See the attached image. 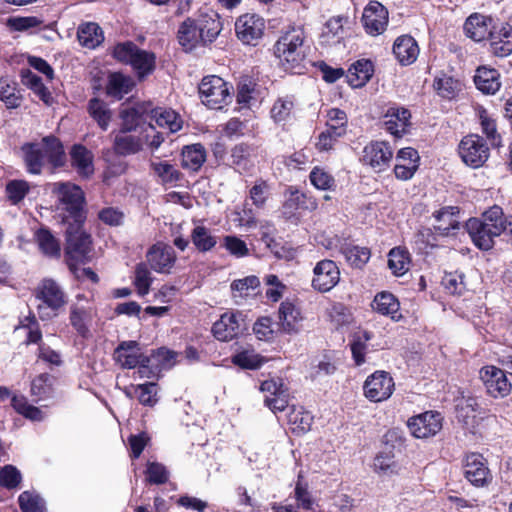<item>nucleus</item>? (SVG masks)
<instances>
[{"instance_id": "obj_35", "label": "nucleus", "mask_w": 512, "mask_h": 512, "mask_svg": "<svg viewBox=\"0 0 512 512\" xmlns=\"http://www.w3.org/2000/svg\"><path fill=\"white\" fill-rule=\"evenodd\" d=\"M456 411L458 420L466 426L473 425L476 415L482 414L477 398L473 396H463L456 405Z\"/></svg>"}, {"instance_id": "obj_64", "label": "nucleus", "mask_w": 512, "mask_h": 512, "mask_svg": "<svg viewBox=\"0 0 512 512\" xmlns=\"http://www.w3.org/2000/svg\"><path fill=\"white\" fill-rule=\"evenodd\" d=\"M151 281V273L147 266L144 263L138 264L135 269L134 284L140 296L148 294Z\"/></svg>"}, {"instance_id": "obj_4", "label": "nucleus", "mask_w": 512, "mask_h": 512, "mask_svg": "<svg viewBox=\"0 0 512 512\" xmlns=\"http://www.w3.org/2000/svg\"><path fill=\"white\" fill-rule=\"evenodd\" d=\"M34 296L38 301V316L43 321L57 317L67 304L66 293L53 279H43L35 288Z\"/></svg>"}, {"instance_id": "obj_31", "label": "nucleus", "mask_w": 512, "mask_h": 512, "mask_svg": "<svg viewBox=\"0 0 512 512\" xmlns=\"http://www.w3.org/2000/svg\"><path fill=\"white\" fill-rule=\"evenodd\" d=\"M499 77L500 75L496 69L479 67L474 76V82L483 93L495 94L501 86Z\"/></svg>"}, {"instance_id": "obj_6", "label": "nucleus", "mask_w": 512, "mask_h": 512, "mask_svg": "<svg viewBox=\"0 0 512 512\" xmlns=\"http://www.w3.org/2000/svg\"><path fill=\"white\" fill-rule=\"evenodd\" d=\"M66 261L69 269L80 263H86L91 256V237L81 229L79 223L71 225L66 231Z\"/></svg>"}, {"instance_id": "obj_29", "label": "nucleus", "mask_w": 512, "mask_h": 512, "mask_svg": "<svg viewBox=\"0 0 512 512\" xmlns=\"http://www.w3.org/2000/svg\"><path fill=\"white\" fill-rule=\"evenodd\" d=\"M490 23L491 18L480 14H473L467 18L464 24V30L469 38L479 42L489 37L491 31L489 27Z\"/></svg>"}, {"instance_id": "obj_55", "label": "nucleus", "mask_w": 512, "mask_h": 512, "mask_svg": "<svg viewBox=\"0 0 512 512\" xmlns=\"http://www.w3.org/2000/svg\"><path fill=\"white\" fill-rule=\"evenodd\" d=\"M293 108L294 101L291 97H280L271 108V117L277 123L285 122L290 118Z\"/></svg>"}, {"instance_id": "obj_54", "label": "nucleus", "mask_w": 512, "mask_h": 512, "mask_svg": "<svg viewBox=\"0 0 512 512\" xmlns=\"http://www.w3.org/2000/svg\"><path fill=\"white\" fill-rule=\"evenodd\" d=\"M36 238L41 251L51 257L60 255V244L58 240L47 229H40L36 234Z\"/></svg>"}, {"instance_id": "obj_62", "label": "nucleus", "mask_w": 512, "mask_h": 512, "mask_svg": "<svg viewBox=\"0 0 512 512\" xmlns=\"http://www.w3.org/2000/svg\"><path fill=\"white\" fill-rule=\"evenodd\" d=\"M17 328L27 329V339L26 342L28 344L38 343L42 339V332L39 327V323L34 314L29 313L28 316H25L20 320V325Z\"/></svg>"}, {"instance_id": "obj_14", "label": "nucleus", "mask_w": 512, "mask_h": 512, "mask_svg": "<svg viewBox=\"0 0 512 512\" xmlns=\"http://www.w3.org/2000/svg\"><path fill=\"white\" fill-rule=\"evenodd\" d=\"M443 418L440 413L427 411L408 420L411 434L419 439L435 436L442 429Z\"/></svg>"}, {"instance_id": "obj_27", "label": "nucleus", "mask_w": 512, "mask_h": 512, "mask_svg": "<svg viewBox=\"0 0 512 512\" xmlns=\"http://www.w3.org/2000/svg\"><path fill=\"white\" fill-rule=\"evenodd\" d=\"M70 155L72 166L77 170L80 176L88 178L93 174V155L86 147L74 145Z\"/></svg>"}, {"instance_id": "obj_46", "label": "nucleus", "mask_w": 512, "mask_h": 512, "mask_svg": "<svg viewBox=\"0 0 512 512\" xmlns=\"http://www.w3.org/2000/svg\"><path fill=\"white\" fill-rule=\"evenodd\" d=\"M345 18L341 16H336L330 18L324 26L323 32L321 34L322 42L332 45L338 43L340 39L343 38L344 28L343 22Z\"/></svg>"}, {"instance_id": "obj_37", "label": "nucleus", "mask_w": 512, "mask_h": 512, "mask_svg": "<svg viewBox=\"0 0 512 512\" xmlns=\"http://www.w3.org/2000/svg\"><path fill=\"white\" fill-rule=\"evenodd\" d=\"M478 220L486 223V226H488L497 237L506 232L508 216L504 214L503 209L498 205L490 207Z\"/></svg>"}, {"instance_id": "obj_1", "label": "nucleus", "mask_w": 512, "mask_h": 512, "mask_svg": "<svg viewBox=\"0 0 512 512\" xmlns=\"http://www.w3.org/2000/svg\"><path fill=\"white\" fill-rule=\"evenodd\" d=\"M222 30L219 15L210 10L197 18L186 19L178 29V42L186 51H191L199 44L213 42Z\"/></svg>"}, {"instance_id": "obj_36", "label": "nucleus", "mask_w": 512, "mask_h": 512, "mask_svg": "<svg viewBox=\"0 0 512 512\" xmlns=\"http://www.w3.org/2000/svg\"><path fill=\"white\" fill-rule=\"evenodd\" d=\"M279 320L283 331L296 333L299 330L301 320L300 311L291 302H282L279 307Z\"/></svg>"}, {"instance_id": "obj_17", "label": "nucleus", "mask_w": 512, "mask_h": 512, "mask_svg": "<svg viewBox=\"0 0 512 512\" xmlns=\"http://www.w3.org/2000/svg\"><path fill=\"white\" fill-rule=\"evenodd\" d=\"M392 158L393 151L385 141L371 142L363 149V162L377 172L384 171L389 167Z\"/></svg>"}, {"instance_id": "obj_7", "label": "nucleus", "mask_w": 512, "mask_h": 512, "mask_svg": "<svg viewBox=\"0 0 512 512\" xmlns=\"http://www.w3.org/2000/svg\"><path fill=\"white\" fill-rule=\"evenodd\" d=\"M198 89L202 103L210 109L220 110L232 102L231 87L219 76L204 77Z\"/></svg>"}, {"instance_id": "obj_11", "label": "nucleus", "mask_w": 512, "mask_h": 512, "mask_svg": "<svg viewBox=\"0 0 512 512\" xmlns=\"http://www.w3.org/2000/svg\"><path fill=\"white\" fill-rule=\"evenodd\" d=\"M394 386L393 378L388 372L376 371L364 382V395L372 402H381L392 395Z\"/></svg>"}, {"instance_id": "obj_51", "label": "nucleus", "mask_w": 512, "mask_h": 512, "mask_svg": "<svg viewBox=\"0 0 512 512\" xmlns=\"http://www.w3.org/2000/svg\"><path fill=\"white\" fill-rule=\"evenodd\" d=\"M13 408L31 421H42L45 417L43 411L28 403L24 396H14L11 400Z\"/></svg>"}, {"instance_id": "obj_47", "label": "nucleus", "mask_w": 512, "mask_h": 512, "mask_svg": "<svg viewBox=\"0 0 512 512\" xmlns=\"http://www.w3.org/2000/svg\"><path fill=\"white\" fill-rule=\"evenodd\" d=\"M256 83L250 77H242L237 85L236 101L246 107L257 100Z\"/></svg>"}, {"instance_id": "obj_23", "label": "nucleus", "mask_w": 512, "mask_h": 512, "mask_svg": "<svg viewBox=\"0 0 512 512\" xmlns=\"http://www.w3.org/2000/svg\"><path fill=\"white\" fill-rule=\"evenodd\" d=\"M467 232L473 244L480 250L488 251L494 246V239L497 237L491 229L478 218H470L466 222Z\"/></svg>"}, {"instance_id": "obj_9", "label": "nucleus", "mask_w": 512, "mask_h": 512, "mask_svg": "<svg viewBox=\"0 0 512 512\" xmlns=\"http://www.w3.org/2000/svg\"><path fill=\"white\" fill-rule=\"evenodd\" d=\"M347 132V115L343 110L332 108L327 112L326 129L318 136L317 148L328 151Z\"/></svg>"}, {"instance_id": "obj_52", "label": "nucleus", "mask_w": 512, "mask_h": 512, "mask_svg": "<svg viewBox=\"0 0 512 512\" xmlns=\"http://www.w3.org/2000/svg\"><path fill=\"white\" fill-rule=\"evenodd\" d=\"M434 88L438 95L446 99L454 98L457 93L461 90V83L447 75L437 77L434 80Z\"/></svg>"}, {"instance_id": "obj_26", "label": "nucleus", "mask_w": 512, "mask_h": 512, "mask_svg": "<svg viewBox=\"0 0 512 512\" xmlns=\"http://www.w3.org/2000/svg\"><path fill=\"white\" fill-rule=\"evenodd\" d=\"M239 330V322L237 314L234 312H226L221 315L212 327L214 336L220 341H229L233 339Z\"/></svg>"}, {"instance_id": "obj_49", "label": "nucleus", "mask_w": 512, "mask_h": 512, "mask_svg": "<svg viewBox=\"0 0 512 512\" xmlns=\"http://www.w3.org/2000/svg\"><path fill=\"white\" fill-rule=\"evenodd\" d=\"M22 83L34 91L36 95L46 104H50L52 96L44 86L42 79L35 73L27 70L22 73Z\"/></svg>"}, {"instance_id": "obj_32", "label": "nucleus", "mask_w": 512, "mask_h": 512, "mask_svg": "<svg viewBox=\"0 0 512 512\" xmlns=\"http://www.w3.org/2000/svg\"><path fill=\"white\" fill-rule=\"evenodd\" d=\"M206 156L204 146L199 143L184 146L181 153V165L184 169L196 172L205 163Z\"/></svg>"}, {"instance_id": "obj_28", "label": "nucleus", "mask_w": 512, "mask_h": 512, "mask_svg": "<svg viewBox=\"0 0 512 512\" xmlns=\"http://www.w3.org/2000/svg\"><path fill=\"white\" fill-rule=\"evenodd\" d=\"M77 38L81 46L95 49L104 41V34L97 23L87 22L79 25Z\"/></svg>"}, {"instance_id": "obj_21", "label": "nucleus", "mask_w": 512, "mask_h": 512, "mask_svg": "<svg viewBox=\"0 0 512 512\" xmlns=\"http://www.w3.org/2000/svg\"><path fill=\"white\" fill-rule=\"evenodd\" d=\"M114 360L126 369H134L143 362H148V356L141 352L137 341H122L113 354Z\"/></svg>"}, {"instance_id": "obj_60", "label": "nucleus", "mask_w": 512, "mask_h": 512, "mask_svg": "<svg viewBox=\"0 0 512 512\" xmlns=\"http://www.w3.org/2000/svg\"><path fill=\"white\" fill-rule=\"evenodd\" d=\"M479 118L482 132L493 147H499L501 145V137L497 132L495 121L488 116L485 110L480 111Z\"/></svg>"}, {"instance_id": "obj_33", "label": "nucleus", "mask_w": 512, "mask_h": 512, "mask_svg": "<svg viewBox=\"0 0 512 512\" xmlns=\"http://www.w3.org/2000/svg\"><path fill=\"white\" fill-rule=\"evenodd\" d=\"M373 309L385 316H390L393 320H398L400 304L397 298L389 292L378 293L372 303Z\"/></svg>"}, {"instance_id": "obj_13", "label": "nucleus", "mask_w": 512, "mask_h": 512, "mask_svg": "<svg viewBox=\"0 0 512 512\" xmlns=\"http://www.w3.org/2000/svg\"><path fill=\"white\" fill-rule=\"evenodd\" d=\"M389 21L387 8L378 1H370L362 14L363 27L367 34L378 36L385 32Z\"/></svg>"}, {"instance_id": "obj_10", "label": "nucleus", "mask_w": 512, "mask_h": 512, "mask_svg": "<svg viewBox=\"0 0 512 512\" xmlns=\"http://www.w3.org/2000/svg\"><path fill=\"white\" fill-rule=\"evenodd\" d=\"M458 152L462 161L472 168L483 166L490 155L486 141L478 134L463 137L459 143Z\"/></svg>"}, {"instance_id": "obj_42", "label": "nucleus", "mask_w": 512, "mask_h": 512, "mask_svg": "<svg viewBox=\"0 0 512 512\" xmlns=\"http://www.w3.org/2000/svg\"><path fill=\"white\" fill-rule=\"evenodd\" d=\"M191 241L200 252H208L217 244V237L205 226L198 225L191 232Z\"/></svg>"}, {"instance_id": "obj_58", "label": "nucleus", "mask_w": 512, "mask_h": 512, "mask_svg": "<svg viewBox=\"0 0 512 512\" xmlns=\"http://www.w3.org/2000/svg\"><path fill=\"white\" fill-rule=\"evenodd\" d=\"M232 362L243 369H257L263 363V358L254 351L244 350L235 354Z\"/></svg>"}, {"instance_id": "obj_30", "label": "nucleus", "mask_w": 512, "mask_h": 512, "mask_svg": "<svg viewBox=\"0 0 512 512\" xmlns=\"http://www.w3.org/2000/svg\"><path fill=\"white\" fill-rule=\"evenodd\" d=\"M459 213L457 207L447 206L434 213V217L438 222L434 226L435 230L442 236H448L453 230L459 228V221L456 218V214Z\"/></svg>"}, {"instance_id": "obj_44", "label": "nucleus", "mask_w": 512, "mask_h": 512, "mask_svg": "<svg viewBox=\"0 0 512 512\" xmlns=\"http://www.w3.org/2000/svg\"><path fill=\"white\" fill-rule=\"evenodd\" d=\"M150 167L162 184H175L181 173L167 161H152Z\"/></svg>"}, {"instance_id": "obj_19", "label": "nucleus", "mask_w": 512, "mask_h": 512, "mask_svg": "<svg viewBox=\"0 0 512 512\" xmlns=\"http://www.w3.org/2000/svg\"><path fill=\"white\" fill-rule=\"evenodd\" d=\"M146 257L151 268L158 273L169 274L176 262L174 249L161 242L154 244Z\"/></svg>"}, {"instance_id": "obj_3", "label": "nucleus", "mask_w": 512, "mask_h": 512, "mask_svg": "<svg viewBox=\"0 0 512 512\" xmlns=\"http://www.w3.org/2000/svg\"><path fill=\"white\" fill-rule=\"evenodd\" d=\"M27 170L31 174H40L46 162L53 167L64 163V149L54 136H47L38 143H28L22 147Z\"/></svg>"}, {"instance_id": "obj_38", "label": "nucleus", "mask_w": 512, "mask_h": 512, "mask_svg": "<svg viewBox=\"0 0 512 512\" xmlns=\"http://www.w3.org/2000/svg\"><path fill=\"white\" fill-rule=\"evenodd\" d=\"M87 110L90 117L97 125L103 131H106L112 119V111L109 109L107 103L98 98H92L88 102Z\"/></svg>"}, {"instance_id": "obj_20", "label": "nucleus", "mask_w": 512, "mask_h": 512, "mask_svg": "<svg viewBox=\"0 0 512 512\" xmlns=\"http://www.w3.org/2000/svg\"><path fill=\"white\" fill-rule=\"evenodd\" d=\"M264 28V19L256 14H244L235 23L236 34L245 44H252L260 39Z\"/></svg>"}, {"instance_id": "obj_25", "label": "nucleus", "mask_w": 512, "mask_h": 512, "mask_svg": "<svg viewBox=\"0 0 512 512\" xmlns=\"http://www.w3.org/2000/svg\"><path fill=\"white\" fill-rule=\"evenodd\" d=\"M373 73V63L368 59H361L352 64L348 69L346 79L352 88H359L371 79Z\"/></svg>"}, {"instance_id": "obj_39", "label": "nucleus", "mask_w": 512, "mask_h": 512, "mask_svg": "<svg viewBox=\"0 0 512 512\" xmlns=\"http://www.w3.org/2000/svg\"><path fill=\"white\" fill-rule=\"evenodd\" d=\"M287 421L294 432L305 433L311 428L313 416L303 407L292 406L287 414Z\"/></svg>"}, {"instance_id": "obj_43", "label": "nucleus", "mask_w": 512, "mask_h": 512, "mask_svg": "<svg viewBox=\"0 0 512 512\" xmlns=\"http://www.w3.org/2000/svg\"><path fill=\"white\" fill-rule=\"evenodd\" d=\"M91 309L76 304L70 308V324L82 337H86L89 333L87 323L91 320Z\"/></svg>"}, {"instance_id": "obj_22", "label": "nucleus", "mask_w": 512, "mask_h": 512, "mask_svg": "<svg viewBox=\"0 0 512 512\" xmlns=\"http://www.w3.org/2000/svg\"><path fill=\"white\" fill-rule=\"evenodd\" d=\"M411 113L404 107H390L384 115L386 130L395 137H402L410 127Z\"/></svg>"}, {"instance_id": "obj_18", "label": "nucleus", "mask_w": 512, "mask_h": 512, "mask_svg": "<svg viewBox=\"0 0 512 512\" xmlns=\"http://www.w3.org/2000/svg\"><path fill=\"white\" fill-rule=\"evenodd\" d=\"M489 50L495 57L504 58L512 53V26L508 23L495 25L488 37Z\"/></svg>"}, {"instance_id": "obj_40", "label": "nucleus", "mask_w": 512, "mask_h": 512, "mask_svg": "<svg viewBox=\"0 0 512 512\" xmlns=\"http://www.w3.org/2000/svg\"><path fill=\"white\" fill-rule=\"evenodd\" d=\"M142 139L128 132L120 131L114 139V149L120 155L135 154L142 148Z\"/></svg>"}, {"instance_id": "obj_12", "label": "nucleus", "mask_w": 512, "mask_h": 512, "mask_svg": "<svg viewBox=\"0 0 512 512\" xmlns=\"http://www.w3.org/2000/svg\"><path fill=\"white\" fill-rule=\"evenodd\" d=\"M340 280V270L336 263L329 259L319 261L313 269L311 286L314 290L325 293L332 290Z\"/></svg>"}, {"instance_id": "obj_16", "label": "nucleus", "mask_w": 512, "mask_h": 512, "mask_svg": "<svg viewBox=\"0 0 512 512\" xmlns=\"http://www.w3.org/2000/svg\"><path fill=\"white\" fill-rule=\"evenodd\" d=\"M463 469L467 481L476 487L486 486L492 481V474L487 466V461L481 454H468Z\"/></svg>"}, {"instance_id": "obj_56", "label": "nucleus", "mask_w": 512, "mask_h": 512, "mask_svg": "<svg viewBox=\"0 0 512 512\" xmlns=\"http://www.w3.org/2000/svg\"><path fill=\"white\" fill-rule=\"evenodd\" d=\"M305 202V195L294 187H289L285 193V201L282 206V213L290 218L295 211Z\"/></svg>"}, {"instance_id": "obj_45", "label": "nucleus", "mask_w": 512, "mask_h": 512, "mask_svg": "<svg viewBox=\"0 0 512 512\" xmlns=\"http://www.w3.org/2000/svg\"><path fill=\"white\" fill-rule=\"evenodd\" d=\"M132 85L133 83L129 77L120 73H113L109 76L106 91L108 95L121 99L131 91Z\"/></svg>"}, {"instance_id": "obj_57", "label": "nucleus", "mask_w": 512, "mask_h": 512, "mask_svg": "<svg viewBox=\"0 0 512 512\" xmlns=\"http://www.w3.org/2000/svg\"><path fill=\"white\" fill-rule=\"evenodd\" d=\"M22 512H45V502L38 495L30 491H24L18 498Z\"/></svg>"}, {"instance_id": "obj_34", "label": "nucleus", "mask_w": 512, "mask_h": 512, "mask_svg": "<svg viewBox=\"0 0 512 512\" xmlns=\"http://www.w3.org/2000/svg\"><path fill=\"white\" fill-rule=\"evenodd\" d=\"M152 119L155 123L170 133H175L182 128L183 121L178 113L172 109L156 108L152 110Z\"/></svg>"}, {"instance_id": "obj_63", "label": "nucleus", "mask_w": 512, "mask_h": 512, "mask_svg": "<svg viewBox=\"0 0 512 512\" xmlns=\"http://www.w3.org/2000/svg\"><path fill=\"white\" fill-rule=\"evenodd\" d=\"M22 481L21 472L13 465H5L0 470V485L6 489H15Z\"/></svg>"}, {"instance_id": "obj_48", "label": "nucleus", "mask_w": 512, "mask_h": 512, "mask_svg": "<svg viewBox=\"0 0 512 512\" xmlns=\"http://www.w3.org/2000/svg\"><path fill=\"white\" fill-rule=\"evenodd\" d=\"M342 253L346 261L353 267L361 268L370 259L371 253L367 247L347 244L343 246Z\"/></svg>"}, {"instance_id": "obj_50", "label": "nucleus", "mask_w": 512, "mask_h": 512, "mask_svg": "<svg viewBox=\"0 0 512 512\" xmlns=\"http://www.w3.org/2000/svg\"><path fill=\"white\" fill-rule=\"evenodd\" d=\"M0 99L8 108H17L21 104V96L17 84L7 78L0 79Z\"/></svg>"}, {"instance_id": "obj_2", "label": "nucleus", "mask_w": 512, "mask_h": 512, "mask_svg": "<svg viewBox=\"0 0 512 512\" xmlns=\"http://www.w3.org/2000/svg\"><path fill=\"white\" fill-rule=\"evenodd\" d=\"M308 46L302 27H291L274 44V55L285 71L300 74L305 67Z\"/></svg>"}, {"instance_id": "obj_5", "label": "nucleus", "mask_w": 512, "mask_h": 512, "mask_svg": "<svg viewBox=\"0 0 512 512\" xmlns=\"http://www.w3.org/2000/svg\"><path fill=\"white\" fill-rule=\"evenodd\" d=\"M113 56L120 62L130 64L139 78H144L155 69V54L140 49L131 41L117 44Z\"/></svg>"}, {"instance_id": "obj_59", "label": "nucleus", "mask_w": 512, "mask_h": 512, "mask_svg": "<svg viewBox=\"0 0 512 512\" xmlns=\"http://www.w3.org/2000/svg\"><path fill=\"white\" fill-rule=\"evenodd\" d=\"M138 401L145 406H154L158 402L157 385L153 382L139 384L134 387Z\"/></svg>"}, {"instance_id": "obj_41", "label": "nucleus", "mask_w": 512, "mask_h": 512, "mask_svg": "<svg viewBox=\"0 0 512 512\" xmlns=\"http://www.w3.org/2000/svg\"><path fill=\"white\" fill-rule=\"evenodd\" d=\"M170 352L161 348L156 352H153L151 356H148V362H143L137 365V374L139 378H155L159 375L161 371V367L159 365V358L168 359V354Z\"/></svg>"}, {"instance_id": "obj_15", "label": "nucleus", "mask_w": 512, "mask_h": 512, "mask_svg": "<svg viewBox=\"0 0 512 512\" xmlns=\"http://www.w3.org/2000/svg\"><path fill=\"white\" fill-rule=\"evenodd\" d=\"M479 374L490 396L494 398L505 397L510 393L512 385L504 370L490 365L481 368Z\"/></svg>"}, {"instance_id": "obj_61", "label": "nucleus", "mask_w": 512, "mask_h": 512, "mask_svg": "<svg viewBox=\"0 0 512 512\" xmlns=\"http://www.w3.org/2000/svg\"><path fill=\"white\" fill-rule=\"evenodd\" d=\"M31 393L37 400L48 398L52 393L51 376L40 374L31 383Z\"/></svg>"}, {"instance_id": "obj_8", "label": "nucleus", "mask_w": 512, "mask_h": 512, "mask_svg": "<svg viewBox=\"0 0 512 512\" xmlns=\"http://www.w3.org/2000/svg\"><path fill=\"white\" fill-rule=\"evenodd\" d=\"M51 192L57 197L63 209L68 211L76 223L83 218L85 197L82 189L70 182H56L50 184Z\"/></svg>"}, {"instance_id": "obj_24", "label": "nucleus", "mask_w": 512, "mask_h": 512, "mask_svg": "<svg viewBox=\"0 0 512 512\" xmlns=\"http://www.w3.org/2000/svg\"><path fill=\"white\" fill-rule=\"evenodd\" d=\"M393 53L402 65H409L417 59L419 47L413 37L402 35L395 40Z\"/></svg>"}, {"instance_id": "obj_53", "label": "nucleus", "mask_w": 512, "mask_h": 512, "mask_svg": "<svg viewBox=\"0 0 512 512\" xmlns=\"http://www.w3.org/2000/svg\"><path fill=\"white\" fill-rule=\"evenodd\" d=\"M409 258L405 250L396 247L388 254V267L396 276L403 275L408 271Z\"/></svg>"}]
</instances>
